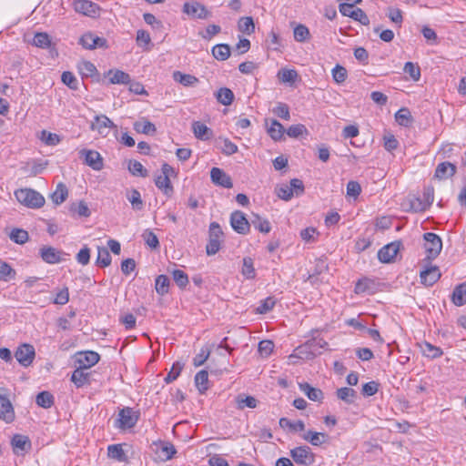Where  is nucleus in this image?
Instances as JSON below:
<instances>
[{
	"instance_id": "4c0bfd02",
	"label": "nucleus",
	"mask_w": 466,
	"mask_h": 466,
	"mask_svg": "<svg viewBox=\"0 0 466 466\" xmlns=\"http://www.w3.org/2000/svg\"><path fill=\"white\" fill-rule=\"evenodd\" d=\"M67 196L68 189L66 186L60 182L56 186V191L51 195V198L56 205H60L66 199Z\"/></svg>"
},
{
	"instance_id": "e2e57ef3",
	"label": "nucleus",
	"mask_w": 466,
	"mask_h": 466,
	"mask_svg": "<svg viewBox=\"0 0 466 466\" xmlns=\"http://www.w3.org/2000/svg\"><path fill=\"white\" fill-rule=\"evenodd\" d=\"M273 350L274 343L272 340L264 339L258 343V350L259 354L264 358L268 357L272 353Z\"/></svg>"
},
{
	"instance_id": "bf43d9fd",
	"label": "nucleus",
	"mask_w": 466,
	"mask_h": 466,
	"mask_svg": "<svg viewBox=\"0 0 466 466\" xmlns=\"http://www.w3.org/2000/svg\"><path fill=\"white\" fill-rule=\"evenodd\" d=\"M275 192L280 199L285 201L290 200L293 197L292 187L285 184L278 186Z\"/></svg>"
},
{
	"instance_id": "473e14b6",
	"label": "nucleus",
	"mask_w": 466,
	"mask_h": 466,
	"mask_svg": "<svg viewBox=\"0 0 466 466\" xmlns=\"http://www.w3.org/2000/svg\"><path fill=\"white\" fill-rule=\"evenodd\" d=\"M155 184L157 187L160 189L167 197H170L174 192L171 181L167 176H157L155 178Z\"/></svg>"
},
{
	"instance_id": "c9c22d12",
	"label": "nucleus",
	"mask_w": 466,
	"mask_h": 466,
	"mask_svg": "<svg viewBox=\"0 0 466 466\" xmlns=\"http://www.w3.org/2000/svg\"><path fill=\"white\" fill-rule=\"evenodd\" d=\"M395 120L402 127H409L413 122L411 113L407 107H401L395 113Z\"/></svg>"
},
{
	"instance_id": "2f4dec72",
	"label": "nucleus",
	"mask_w": 466,
	"mask_h": 466,
	"mask_svg": "<svg viewBox=\"0 0 466 466\" xmlns=\"http://www.w3.org/2000/svg\"><path fill=\"white\" fill-rule=\"evenodd\" d=\"M336 395L339 400L346 402L347 404L354 403L357 399V391L352 388L342 387L337 390Z\"/></svg>"
},
{
	"instance_id": "a19ab883",
	"label": "nucleus",
	"mask_w": 466,
	"mask_h": 466,
	"mask_svg": "<svg viewBox=\"0 0 466 466\" xmlns=\"http://www.w3.org/2000/svg\"><path fill=\"white\" fill-rule=\"evenodd\" d=\"M111 255L108 249L105 247H97V258L96 264L98 267L106 268L111 264Z\"/></svg>"
},
{
	"instance_id": "6ab92c4d",
	"label": "nucleus",
	"mask_w": 466,
	"mask_h": 466,
	"mask_svg": "<svg viewBox=\"0 0 466 466\" xmlns=\"http://www.w3.org/2000/svg\"><path fill=\"white\" fill-rule=\"evenodd\" d=\"M81 154L85 155V163L94 170L98 171L103 168V158L97 151L83 150Z\"/></svg>"
},
{
	"instance_id": "39448f33",
	"label": "nucleus",
	"mask_w": 466,
	"mask_h": 466,
	"mask_svg": "<svg viewBox=\"0 0 466 466\" xmlns=\"http://www.w3.org/2000/svg\"><path fill=\"white\" fill-rule=\"evenodd\" d=\"M423 239L427 258L430 260L436 258L442 249L441 238L435 233L427 232L423 235Z\"/></svg>"
},
{
	"instance_id": "1a4fd4ad",
	"label": "nucleus",
	"mask_w": 466,
	"mask_h": 466,
	"mask_svg": "<svg viewBox=\"0 0 466 466\" xmlns=\"http://www.w3.org/2000/svg\"><path fill=\"white\" fill-rule=\"evenodd\" d=\"M183 13L198 19H206L211 15L205 5L197 1L186 2L183 5Z\"/></svg>"
},
{
	"instance_id": "8fccbe9b",
	"label": "nucleus",
	"mask_w": 466,
	"mask_h": 466,
	"mask_svg": "<svg viewBox=\"0 0 466 466\" xmlns=\"http://www.w3.org/2000/svg\"><path fill=\"white\" fill-rule=\"evenodd\" d=\"M184 368V363L180 361H176L173 363L170 371L167 373L166 378L164 379L166 383H171L176 380L180 375L182 370Z\"/></svg>"
},
{
	"instance_id": "a878e982",
	"label": "nucleus",
	"mask_w": 466,
	"mask_h": 466,
	"mask_svg": "<svg viewBox=\"0 0 466 466\" xmlns=\"http://www.w3.org/2000/svg\"><path fill=\"white\" fill-rule=\"evenodd\" d=\"M192 130L195 137L200 140H208L211 138L213 135L212 130L209 127H208L205 124L199 121L193 122Z\"/></svg>"
},
{
	"instance_id": "9d476101",
	"label": "nucleus",
	"mask_w": 466,
	"mask_h": 466,
	"mask_svg": "<svg viewBox=\"0 0 466 466\" xmlns=\"http://www.w3.org/2000/svg\"><path fill=\"white\" fill-rule=\"evenodd\" d=\"M401 246L400 241H393L382 247L378 252V258L382 263H390L396 258Z\"/></svg>"
},
{
	"instance_id": "37998d69",
	"label": "nucleus",
	"mask_w": 466,
	"mask_h": 466,
	"mask_svg": "<svg viewBox=\"0 0 466 466\" xmlns=\"http://www.w3.org/2000/svg\"><path fill=\"white\" fill-rule=\"evenodd\" d=\"M35 402L39 407L49 409L54 405V396L49 391H41L36 395Z\"/></svg>"
},
{
	"instance_id": "393cba45",
	"label": "nucleus",
	"mask_w": 466,
	"mask_h": 466,
	"mask_svg": "<svg viewBox=\"0 0 466 466\" xmlns=\"http://www.w3.org/2000/svg\"><path fill=\"white\" fill-rule=\"evenodd\" d=\"M303 440L309 441L313 446H320L327 442L329 436L323 432H317L313 431H308L302 435Z\"/></svg>"
},
{
	"instance_id": "338daca9",
	"label": "nucleus",
	"mask_w": 466,
	"mask_h": 466,
	"mask_svg": "<svg viewBox=\"0 0 466 466\" xmlns=\"http://www.w3.org/2000/svg\"><path fill=\"white\" fill-rule=\"evenodd\" d=\"M61 79L62 82L69 88L73 90H76L78 88V80L71 72L65 71L62 74Z\"/></svg>"
},
{
	"instance_id": "423d86ee",
	"label": "nucleus",
	"mask_w": 466,
	"mask_h": 466,
	"mask_svg": "<svg viewBox=\"0 0 466 466\" xmlns=\"http://www.w3.org/2000/svg\"><path fill=\"white\" fill-rule=\"evenodd\" d=\"M35 357V348L33 345L28 343L20 345L15 351V358L18 363L25 368L29 367L33 363Z\"/></svg>"
},
{
	"instance_id": "5701e85b",
	"label": "nucleus",
	"mask_w": 466,
	"mask_h": 466,
	"mask_svg": "<svg viewBox=\"0 0 466 466\" xmlns=\"http://www.w3.org/2000/svg\"><path fill=\"white\" fill-rule=\"evenodd\" d=\"M299 388L310 400L321 401L324 398L321 390L310 386L308 382L299 383Z\"/></svg>"
},
{
	"instance_id": "a18cd8bd",
	"label": "nucleus",
	"mask_w": 466,
	"mask_h": 466,
	"mask_svg": "<svg viewBox=\"0 0 466 466\" xmlns=\"http://www.w3.org/2000/svg\"><path fill=\"white\" fill-rule=\"evenodd\" d=\"M10 239L19 245L26 243L29 239L28 232L23 228H13L9 233Z\"/></svg>"
},
{
	"instance_id": "2eb2a0df",
	"label": "nucleus",
	"mask_w": 466,
	"mask_h": 466,
	"mask_svg": "<svg viewBox=\"0 0 466 466\" xmlns=\"http://www.w3.org/2000/svg\"><path fill=\"white\" fill-rule=\"evenodd\" d=\"M457 172V167L456 165L451 163V162H448V161H445V162H441L440 163L436 169H435V173H434V177L439 179V180H445V179H448L451 177H453Z\"/></svg>"
},
{
	"instance_id": "6e6d98bb",
	"label": "nucleus",
	"mask_w": 466,
	"mask_h": 466,
	"mask_svg": "<svg viewBox=\"0 0 466 466\" xmlns=\"http://www.w3.org/2000/svg\"><path fill=\"white\" fill-rule=\"evenodd\" d=\"M294 38L298 42H304L309 38V30L304 25H298L293 30Z\"/></svg>"
},
{
	"instance_id": "20e7f679",
	"label": "nucleus",
	"mask_w": 466,
	"mask_h": 466,
	"mask_svg": "<svg viewBox=\"0 0 466 466\" xmlns=\"http://www.w3.org/2000/svg\"><path fill=\"white\" fill-rule=\"evenodd\" d=\"M289 455L295 463L299 465L310 466L315 462V454L307 445H301L290 450Z\"/></svg>"
},
{
	"instance_id": "72a5a7b5",
	"label": "nucleus",
	"mask_w": 466,
	"mask_h": 466,
	"mask_svg": "<svg viewBox=\"0 0 466 466\" xmlns=\"http://www.w3.org/2000/svg\"><path fill=\"white\" fill-rule=\"evenodd\" d=\"M285 133L284 127L276 119H272L270 126L268 127V134L274 141L282 139Z\"/></svg>"
},
{
	"instance_id": "4be33fe9",
	"label": "nucleus",
	"mask_w": 466,
	"mask_h": 466,
	"mask_svg": "<svg viewBox=\"0 0 466 466\" xmlns=\"http://www.w3.org/2000/svg\"><path fill=\"white\" fill-rule=\"evenodd\" d=\"M86 370L87 369H84L79 366L73 371L71 381L76 388H81L86 384H90V373L86 372Z\"/></svg>"
},
{
	"instance_id": "4468645a",
	"label": "nucleus",
	"mask_w": 466,
	"mask_h": 466,
	"mask_svg": "<svg viewBox=\"0 0 466 466\" xmlns=\"http://www.w3.org/2000/svg\"><path fill=\"white\" fill-rule=\"evenodd\" d=\"M440 268L436 266L426 268L420 271V282L425 286L431 287L435 284L441 278Z\"/></svg>"
},
{
	"instance_id": "c85d7f7f",
	"label": "nucleus",
	"mask_w": 466,
	"mask_h": 466,
	"mask_svg": "<svg viewBox=\"0 0 466 466\" xmlns=\"http://www.w3.org/2000/svg\"><path fill=\"white\" fill-rule=\"evenodd\" d=\"M451 301L459 307L466 304V281L455 287L451 295Z\"/></svg>"
},
{
	"instance_id": "f257e3e1",
	"label": "nucleus",
	"mask_w": 466,
	"mask_h": 466,
	"mask_svg": "<svg viewBox=\"0 0 466 466\" xmlns=\"http://www.w3.org/2000/svg\"><path fill=\"white\" fill-rule=\"evenodd\" d=\"M16 199L29 208H41L45 204L44 197L34 189L22 188L15 192Z\"/></svg>"
},
{
	"instance_id": "b1692460",
	"label": "nucleus",
	"mask_w": 466,
	"mask_h": 466,
	"mask_svg": "<svg viewBox=\"0 0 466 466\" xmlns=\"http://www.w3.org/2000/svg\"><path fill=\"white\" fill-rule=\"evenodd\" d=\"M311 344L310 343H304L300 346H299L295 350L294 353L289 355V359H302V360H312L317 356V352L311 351V350L309 348Z\"/></svg>"
},
{
	"instance_id": "aec40b11",
	"label": "nucleus",
	"mask_w": 466,
	"mask_h": 466,
	"mask_svg": "<svg viewBox=\"0 0 466 466\" xmlns=\"http://www.w3.org/2000/svg\"><path fill=\"white\" fill-rule=\"evenodd\" d=\"M277 77L280 83L291 87L295 86L296 82L299 80V75L295 69L281 68L278 72Z\"/></svg>"
},
{
	"instance_id": "f3484780",
	"label": "nucleus",
	"mask_w": 466,
	"mask_h": 466,
	"mask_svg": "<svg viewBox=\"0 0 466 466\" xmlns=\"http://www.w3.org/2000/svg\"><path fill=\"white\" fill-rule=\"evenodd\" d=\"M100 360L98 353L89 350L86 352H79L76 357V361L81 368L89 369L96 365Z\"/></svg>"
},
{
	"instance_id": "7c9ffc66",
	"label": "nucleus",
	"mask_w": 466,
	"mask_h": 466,
	"mask_svg": "<svg viewBox=\"0 0 466 466\" xmlns=\"http://www.w3.org/2000/svg\"><path fill=\"white\" fill-rule=\"evenodd\" d=\"M134 129L137 132V133H141V134H145V135H155V133L157 132V128H156V126L148 121L147 119L146 118H142L138 121H136L134 123Z\"/></svg>"
},
{
	"instance_id": "c03bdc74",
	"label": "nucleus",
	"mask_w": 466,
	"mask_h": 466,
	"mask_svg": "<svg viewBox=\"0 0 466 466\" xmlns=\"http://www.w3.org/2000/svg\"><path fill=\"white\" fill-rule=\"evenodd\" d=\"M279 423L282 429L288 428L293 432L303 431L305 430V424L300 420L291 421L287 418H280Z\"/></svg>"
},
{
	"instance_id": "58836bf2",
	"label": "nucleus",
	"mask_w": 466,
	"mask_h": 466,
	"mask_svg": "<svg viewBox=\"0 0 466 466\" xmlns=\"http://www.w3.org/2000/svg\"><path fill=\"white\" fill-rule=\"evenodd\" d=\"M127 198L131 203L133 209L141 210L144 207L140 192L132 188L127 192Z\"/></svg>"
},
{
	"instance_id": "f03ea898",
	"label": "nucleus",
	"mask_w": 466,
	"mask_h": 466,
	"mask_svg": "<svg viewBox=\"0 0 466 466\" xmlns=\"http://www.w3.org/2000/svg\"><path fill=\"white\" fill-rule=\"evenodd\" d=\"M208 233V242L206 246V251L208 256H212L217 254L220 249L223 231L218 222H211Z\"/></svg>"
},
{
	"instance_id": "9b49d317",
	"label": "nucleus",
	"mask_w": 466,
	"mask_h": 466,
	"mask_svg": "<svg viewBox=\"0 0 466 466\" xmlns=\"http://www.w3.org/2000/svg\"><path fill=\"white\" fill-rule=\"evenodd\" d=\"M434 201V188L431 186H428L423 191V200L416 198L411 202V209L414 212H420L426 210Z\"/></svg>"
},
{
	"instance_id": "de8ad7c7",
	"label": "nucleus",
	"mask_w": 466,
	"mask_h": 466,
	"mask_svg": "<svg viewBox=\"0 0 466 466\" xmlns=\"http://www.w3.org/2000/svg\"><path fill=\"white\" fill-rule=\"evenodd\" d=\"M238 30L244 34L250 35L255 30L254 21L251 16L241 17L238 23Z\"/></svg>"
},
{
	"instance_id": "603ef678",
	"label": "nucleus",
	"mask_w": 466,
	"mask_h": 466,
	"mask_svg": "<svg viewBox=\"0 0 466 466\" xmlns=\"http://www.w3.org/2000/svg\"><path fill=\"white\" fill-rule=\"evenodd\" d=\"M253 227L262 233H268L271 230L270 223L268 219L262 218L259 216L256 215L255 218L252 219L250 226Z\"/></svg>"
},
{
	"instance_id": "5fc2aeb1",
	"label": "nucleus",
	"mask_w": 466,
	"mask_h": 466,
	"mask_svg": "<svg viewBox=\"0 0 466 466\" xmlns=\"http://www.w3.org/2000/svg\"><path fill=\"white\" fill-rule=\"evenodd\" d=\"M32 44L37 47L46 48L50 46V36L46 33H36L35 34Z\"/></svg>"
},
{
	"instance_id": "cd10ccee",
	"label": "nucleus",
	"mask_w": 466,
	"mask_h": 466,
	"mask_svg": "<svg viewBox=\"0 0 466 466\" xmlns=\"http://www.w3.org/2000/svg\"><path fill=\"white\" fill-rule=\"evenodd\" d=\"M174 81L181 84L184 86H194L199 80L193 75L184 74L180 71H174L172 74Z\"/></svg>"
},
{
	"instance_id": "e433bc0d",
	"label": "nucleus",
	"mask_w": 466,
	"mask_h": 466,
	"mask_svg": "<svg viewBox=\"0 0 466 466\" xmlns=\"http://www.w3.org/2000/svg\"><path fill=\"white\" fill-rule=\"evenodd\" d=\"M195 385L199 393H205L208 389V373L202 370L195 375Z\"/></svg>"
},
{
	"instance_id": "052dcab7",
	"label": "nucleus",
	"mask_w": 466,
	"mask_h": 466,
	"mask_svg": "<svg viewBox=\"0 0 466 466\" xmlns=\"http://www.w3.org/2000/svg\"><path fill=\"white\" fill-rule=\"evenodd\" d=\"M331 73L334 81L338 84L345 82L348 76L347 69L340 65H336Z\"/></svg>"
},
{
	"instance_id": "09e8293b",
	"label": "nucleus",
	"mask_w": 466,
	"mask_h": 466,
	"mask_svg": "<svg viewBox=\"0 0 466 466\" xmlns=\"http://www.w3.org/2000/svg\"><path fill=\"white\" fill-rule=\"evenodd\" d=\"M172 278L179 289H184L187 286L189 280L186 272L181 269H174L171 271Z\"/></svg>"
},
{
	"instance_id": "ea45409f",
	"label": "nucleus",
	"mask_w": 466,
	"mask_h": 466,
	"mask_svg": "<svg viewBox=\"0 0 466 466\" xmlns=\"http://www.w3.org/2000/svg\"><path fill=\"white\" fill-rule=\"evenodd\" d=\"M241 274L247 279H253L256 277L254 261L250 257H245L242 261Z\"/></svg>"
},
{
	"instance_id": "774afa93",
	"label": "nucleus",
	"mask_w": 466,
	"mask_h": 466,
	"mask_svg": "<svg viewBox=\"0 0 466 466\" xmlns=\"http://www.w3.org/2000/svg\"><path fill=\"white\" fill-rule=\"evenodd\" d=\"M146 244L151 248H157L159 247V241L157 236L151 230L147 229L142 235Z\"/></svg>"
},
{
	"instance_id": "0eeeda50",
	"label": "nucleus",
	"mask_w": 466,
	"mask_h": 466,
	"mask_svg": "<svg viewBox=\"0 0 466 466\" xmlns=\"http://www.w3.org/2000/svg\"><path fill=\"white\" fill-rule=\"evenodd\" d=\"M74 10L89 17H96L100 14V6L89 0H75L73 2Z\"/></svg>"
},
{
	"instance_id": "bb28decb",
	"label": "nucleus",
	"mask_w": 466,
	"mask_h": 466,
	"mask_svg": "<svg viewBox=\"0 0 466 466\" xmlns=\"http://www.w3.org/2000/svg\"><path fill=\"white\" fill-rule=\"evenodd\" d=\"M110 84H128L130 83V76L119 69H110L107 71Z\"/></svg>"
},
{
	"instance_id": "680f3d73",
	"label": "nucleus",
	"mask_w": 466,
	"mask_h": 466,
	"mask_svg": "<svg viewBox=\"0 0 466 466\" xmlns=\"http://www.w3.org/2000/svg\"><path fill=\"white\" fill-rule=\"evenodd\" d=\"M272 111L279 118H282L284 120H289L290 118L289 107L285 103H278V105L273 108Z\"/></svg>"
},
{
	"instance_id": "c756f323",
	"label": "nucleus",
	"mask_w": 466,
	"mask_h": 466,
	"mask_svg": "<svg viewBox=\"0 0 466 466\" xmlns=\"http://www.w3.org/2000/svg\"><path fill=\"white\" fill-rule=\"evenodd\" d=\"M107 455L110 459L116 460L119 462L127 461V455L123 450L122 444H112L107 447Z\"/></svg>"
},
{
	"instance_id": "0e129e2a",
	"label": "nucleus",
	"mask_w": 466,
	"mask_h": 466,
	"mask_svg": "<svg viewBox=\"0 0 466 466\" xmlns=\"http://www.w3.org/2000/svg\"><path fill=\"white\" fill-rule=\"evenodd\" d=\"M422 351L425 356L431 359H436L442 355V350L439 347L433 346L429 342L424 343Z\"/></svg>"
},
{
	"instance_id": "79ce46f5",
	"label": "nucleus",
	"mask_w": 466,
	"mask_h": 466,
	"mask_svg": "<svg viewBox=\"0 0 466 466\" xmlns=\"http://www.w3.org/2000/svg\"><path fill=\"white\" fill-rule=\"evenodd\" d=\"M170 280L167 275H159L156 279L155 289L158 295L164 296L168 293Z\"/></svg>"
},
{
	"instance_id": "ddd939ff",
	"label": "nucleus",
	"mask_w": 466,
	"mask_h": 466,
	"mask_svg": "<svg viewBox=\"0 0 466 466\" xmlns=\"http://www.w3.org/2000/svg\"><path fill=\"white\" fill-rule=\"evenodd\" d=\"M211 181L224 188H231L233 187L231 177L221 168L212 167L210 171Z\"/></svg>"
},
{
	"instance_id": "49530a36",
	"label": "nucleus",
	"mask_w": 466,
	"mask_h": 466,
	"mask_svg": "<svg viewBox=\"0 0 466 466\" xmlns=\"http://www.w3.org/2000/svg\"><path fill=\"white\" fill-rule=\"evenodd\" d=\"M15 270L5 261L0 259V280L9 281L15 278Z\"/></svg>"
},
{
	"instance_id": "dca6fc26",
	"label": "nucleus",
	"mask_w": 466,
	"mask_h": 466,
	"mask_svg": "<svg viewBox=\"0 0 466 466\" xmlns=\"http://www.w3.org/2000/svg\"><path fill=\"white\" fill-rule=\"evenodd\" d=\"M41 258L48 264H56L62 261V251L53 247L44 246L39 249Z\"/></svg>"
},
{
	"instance_id": "f704fd0d",
	"label": "nucleus",
	"mask_w": 466,
	"mask_h": 466,
	"mask_svg": "<svg viewBox=\"0 0 466 466\" xmlns=\"http://www.w3.org/2000/svg\"><path fill=\"white\" fill-rule=\"evenodd\" d=\"M217 100L223 106H229L234 100V93L228 87H220L216 93Z\"/></svg>"
},
{
	"instance_id": "69168bd1",
	"label": "nucleus",
	"mask_w": 466,
	"mask_h": 466,
	"mask_svg": "<svg viewBox=\"0 0 466 466\" xmlns=\"http://www.w3.org/2000/svg\"><path fill=\"white\" fill-rule=\"evenodd\" d=\"M276 304L273 297H268L260 301L259 306L257 308V312L259 314H266L270 311Z\"/></svg>"
},
{
	"instance_id": "3c124183",
	"label": "nucleus",
	"mask_w": 466,
	"mask_h": 466,
	"mask_svg": "<svg viewBox=\"0 0 466 466\" xmlns=\"http://www.w3.org/2000/svg\"><path fill=\"white\" fill-rule=\"evenodd\" d=\"M236 400L239 410H243L246 407L254 409L258 404V400L252 396L238 395Z\"/></svg>"
},
{
	"instance_id": "6e6552de",
	"label": "nucleus",
	"mask_w": 466,
	"mask_h": 466,
	"mask_svg": "<svg viewBox=\"0 0 466 466\" xmlns=\"http://www.w3.org/2000/svg\"><path fill=\"white\" fill-rule=\"evenodd\" d=\"M230 225L238 234L246 235L249 232L250 223L242 211L236 210L230 215Z\"/></svg>"
},
{
	"instance_id": "864d4df0",
	"label": "nucleus",
	"mask_w": 466,
	"mask_h": 466,
	"mask_svg": "<svg viewBox=\"0 0 466 466\" xmlns=\"http://www.w3.org/2000/svg\"><path fill=\"white\" fill-rule=\"evenodd\" d=\"M128 170L133 176H137L141 177H147V170L143 167V165L137 160H130L128 163Z\"/></svg>"
},
{
	"instance_id": "13d9d810",
	"label": "nucleus",
	"mask_w": 466,
	"mask_h": 466,
	"mask_svg": "<svg viewBox=\"0 0 466 466\" xmlns=\"http://www.w3.org/2000/svg\"><path fill=\"white\" fill-rule=\"evenodd\" d=\"M404 72L408 74L414 81H418L420 77V68L417 64L408 61L403 68Z\"/></svg>"
},
{
	"instance_id": "7ed1b4c3",
	"label": "nucleus",
	"mask_w": 466,
	"mask_h": 466,
	"mask_svg": "<svg viewBox=\"0 0 466 466\" xmlns=\"http://www.w3.org/2000/svg\"><path fill=\"white\" fill-rule=\"evenodd\" d=\"M139 411H136L130 407H125L119 410L116 426L120 430L134 428L139 420Z\"/></svg>"
},
{
	"instance_id": "4d7b16f0",
	"label": "nucleus",
	"mask_w": 466,
	"mask_h": 466,
	"mask_svg": "<svg viewBox=\"0 0 466 466\" xmlns=\"http://www.w3.org/2000/svg\"><path fill=\"white\" fill-rule=\"evenodd\" d=\"M214 58H228L230 56V47L227 44H218L212 48Z\"/></svg>"
},
{
	"instance_id": "f8f14e48",
	"label": "nucleus",
	"mask_w": 466,
	"mask_h": 466,
	"mask_svg": "<svg viewBox=\"0 0 466 466\" xmlns=\"http://www.w3.org/2000/svg\"><path fill=\"white\" fill-rule=\"evenodd\" d=\"M116 127V126L106 115L96 116L95 122H93L90 126L92 130H97L98 133L103 137H106L108 135L107 129Z\"/></svg>"
},
{
	"instance_id": "412c9836",
	"label": "nucleus",
	"mask_w": 466,
	"mask_h": 466,
	"mask_svg": "<svg viewBox=\"0 0 466 466\" xmlns=\"http://www.w3.org/2000/svg\"><path fill=\"white\" fill-rule=\"evenodd\" d=\"M12 446L16 454L28 451L31 449V441L28 437L16 434L12 439Z\"/></svg>"
},
{
	"instance_id": "a211bd4d",
	"label": "nucleus",
	"mask_w": 466,
	"mask_h": 466,
	"mask_svg": "<svg viewBox=\"0 0 466 466\" xmlns=\"http://www.w3.org/2000/svg\"><path fill=\"white\" fill-rule=\"evenodd\" d=\"M15 419V411L11 401L5 396L0 394V420L9 423Z\"/></svg>"
}]
</instances>
